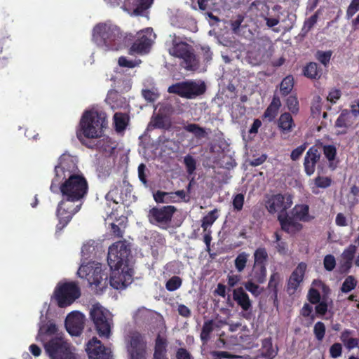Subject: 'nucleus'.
I'll use <instances>...</instances> for the list:
<instances>
[{
	"label": "nucleus",
	"instance_id": "obj_32",
	"mask_svg": "<svg viewBox=\"0 0 359 359\" xmlns=\"http://www.w3.org/2000/svg\"><path fill=\"white\" fill-rule=\"evenodd\" d=\"M215 323L212 320H208L204 322L200 337L203 343H207L210 339V334L215 330Z\"/></svg>",
	"mask_w": 359,
	"mask_h": 359
},
{
	"label": "nucleus",
	"instance_id": "obj_27",
	"mask_svg": "<svg viewBox=\"0 0 359 359\" xmlns=\"http://www.w3.org/2000/svg\"><path fill=\"white\" fill-rule=\"evenodd\" d=\"M106 102L112 109L123 108L126 105V100L118 91L110 90L107 96Z\"/></svg>",
	"mask_w": 359,
	"mask_h": 359
},
{
	"label": "nucleus",
	"instance_id": "obj_4",
	"mask_svg": "<svg viewBox=\"0 0 359 359\" xmlns=\"http://www.w3.org/2000/svg\"><path fill=\"white\" fill-rule=\"evenodd\" d=\"M118 26L111 23H99L93 30V40L100 47L107 50H118L126 48V36Z\"/></svg>",
	"mask_w": 359,
	"mask_h": 359
},
{
	"label": "nucleus",
	"instance_id": "obj_62",
	"mask_svg": "<svg viewBox=\"0 0 359 359\" xmlns=\"http://www.w3.org/2000/svg\"><path fill=\"white\" fill-rule=\"evenodd\" d=\"M176 359H193L191 353L185 348H178L175 353Z\"/></svg>",
	"mask_w": 359,
	"mask_h": 359
},
{
	"label": "nucleus",
	"instance_id": "obj_55",
	"mask_svg": "<svg viewBox=\"0 0 359 359\" xmlns=\"http://www.w3.org/2000/svg\"><path fill=\"white\" fill-rule=\"evenodd\" d=\"M323 154L329 161L334 160L337 155V149L334 145L323 146Z\"/></svg>",
	"mask_w": 359,
	"mask_h": 359
},
{
	"label": "nucleus",
	"instance_id": "obj_25",
	"mask_svg": "<svg viewBox=\"0 0 359 359\" xmlns=\"http://www.w3.org/2000/svg\"><path fill=\"white\" fill-rule=\"evenodd\" d=\"M278 128L281 134L287 135L295 128V123L290 112L280 114L277 122Z\"/></svg>",
	"mask_w": 359,
	"mask_h": 359
},
{
	"label": "nucleus",
	"instance_id": "obj_40",
	"mask_svg": "<svg viewBox=\"0 0 359 359\" xmlns=\"http://www.w3.org/2000/svg\"><path fill=\"white\" fill-rule=\"evenodd\" d=\"M332 53L333 52L331 50L326 51L318 50L315 54V57L319 62L326 67L330 63Z\"/></svg>",
	"mask_w": 359,
	"mask_h": 359
},
{
	"label": "nucleus",
	"instance_id": "obj_5",
	"mask_svg": "<svg viewBox=\"0 0 359 359\" xmlns=\"http://www.w3.org/2000/svg\"><path fill=\"white\" fill-rule=\"evenodd\" d=\"M128 41L126 42V47H129L130 55H143L149 53L155 37L153 29L148 27L137 32L135 34H127Z\"/></svg>",
	"mask_w": 359,
	"mask_h": 359
},
{
	"label": "nucleus",
	"instance_id": "obj_57",
	"mask_svg": "<svg viewBox=\"0 0 359 359\" xmlns=\"http://www.w3.org/2000/svg\"><path fill=\"white\" fill-rule=\"evenodd\" d=\"M323 264L325 269L328 271H332L336 266V260L332 255H327L324 257Z\"/></svg>",
	"mask_w": 359,
	"mask_h": 359
},
{
	"label": "nucleus",
	"instance_id": "obj_31",
	"mask_svg": "<svg viewBox=\"0 0 359 359\" xmlns=\"http://www.w3.org/2000/svg\"><path fill=\"white\" fill-rule=\"evenodd\" d=\"M304 75L311 79H318L321 76V69L318 67L316 62H311L308 63L303 69Z\"/></svg>",
	"mask_w": 359,
	"mask_h": 359
},
{
	"label": "nucleus",
	"instance_id": "obj_34",
	"mask_svg": "<svg viewBox=\"0 0 359 359\" xmlns=\"http://www.w3.org/2000/svg\"><path fill=\"white\" fill-rule=\"evenodd\" d=\"M114 127L117 132L123 131L128 122V116L126 114L116 112L114 115Z\"/></svg>",
	"mask_w": 359,
	"mask_h": 359
},
{
	"label": "nucleus",
	"instance_id": "obj_8",
	"mask_svg": "<svg viewBox=\"0 0 359 359\" xmlns=\"http://www.w3.org/2000/svg\"><path fill=\"white\" fill-rule=\"evenodd\" d=\"M130 252V248L125 241H118L111 245L109 248L107 255V262L110 269L129 266L128 257Z\"/></svg>",
	"mask_w": 359,
	"mask_h": 359
},
{
	"label": "nucleus",
	"instance_id": "obj_46",
	"mask_svg": "<svg viewBox=\"0 0 359 359\" xmlns=\"http://www.w3.org/2000/svg\"><path fill=\"white\" fill-rule=\"evenodd\" d=\"M182 278L179 276H172L170 278L165 284V288L167 290L170 292H173L178 288H180L182 285Z\"/></svg>",
	"mask_w": 359,
	"mask_h": 359
},
{
	"label": "nucleus",
	"instance_id": "obj_52",
	"mask_svg": "<svg viewBox=\"0 0 359 359\" xmlns=\"http://www.w3.org/2000/svg\"><path fill=\"white\" fill-rule=\"evenodd\" d=\"M57 327L55 324L50 323L47 325H44L40 327L39 330V336L43 334L52 335L57 332Z\"/></svg>",
	"mask_w": 359,
	"mask_h": 359
},
{
	"label": "nucleus",
	"instance_id": "obj_11",
	"mask_svg": "<svg viewBox=\"0 0 359 359\" xmlns=\"http://www.w3.org/2000/svg\"><path fill=\"white\" fill-rule=\"evenodd\" d=\"M205 90L204 83L198 84L194 81H182L169 86L168 92L182 97L191 99L203 94Z\"/></svg>",
	"mask_w": 359,
	"mask_h": 359
},
{
	"label": "nucleus",
	"instance_id": "obj_22",
	"mask_svg": "<svg viewBox=\"0 0 359 359\" xmlns=\"http://www.w3.org/2000/svg\"><path fill=\"white\" fill-rule=\"evenodd\" d=\"M174 206L168 205L161 208H154L151 210L150 214L152 218L157 222H167L170 221L175 212Z\"/></svg>",
	"mask_w": 359,
	"mask_h": 359
},
{
	"label": "nucleus",
	"instance_id": "obj_60",
	"mask_svg": "<svg viewBox=\"0 0 359 359\" xmlns=\"http://www.w3.org/2000/svg\"><path fill=\"white\" fill-rule=\"evenodd\" d=\"M203 226L204 227V229H203V232H204L203 242L205 243V245H206L205 250L210 253L211 251L210 243L212 241V236H211L212 232H211V231L208 229V227L209 226Z\"/></svg>",
	"mask_w": 359,
	"mask_h": 359
},
{
	"label": "nucleus",
	"instance_id": "obj_61",
	"mask_svg": "<svg viewBox=\"0 0 359 359\" xmlns=\"http://www.w3.org/2000/svg\"><path fill=\"white\" fill-rule=\"evenodd\" d=\"M342 346L339 343H334L330 348V355L333 358H337L341 355Z\"/></svg>",
	"mask_w": 359,
	"mask_h": 359
},
{
	"label": "nucleus",
	"instance_id": "obj_17",
	"mask_svg": "<svg viewBox=\"0 0 359 359\" xmlns=\"http://www.w3.org/2000/svg\"><path fill=\"white\" fill-rule=\"evenodd\" d=\"M65 327L72 336H79L83 329V315L79 312L72 313L66 318Z\"/></svg>",
	"mask_w": 359,
	"mask_h": 359
},
{
	"label": "nucleus",
	"instance_id": "obj_43",
	"mask_svg": "<svg viewBox=\"0 0 359 359\" xmlns=\"http://www.w3.org/2000/svg\"><path fill=\"white\" fill-rule=\"evenodd\" d=\"M184 164L188 175H192L196 169V159L190 154H187L184 157Z\"/></svg>",
	"mask_w": 359,
	"mask_h": 359
},
{
	"label": "nucleus",
	"instance_id": "obj_20",
	"mask_svg": "<svg viewBox=\"0 0 359 359\" xmlns=\"http://www.w3.org/2000/svg\"><path fill=\"white\" fill-rule=\"evenodd\" d=\"M354 123L349 110L343 109L335 121L334 126L339 130L337 134L344 135L347 133L348 129L352 126Z\"/></svg>",
	"mask_w": 359,
	"mask_h": 359
},
{
	"label": "nucleus",
	"instance_id": "obj_54",
	"mask_svg": "<svg viewBox=\"0 0 359 359\" xmlns=\"http://www.w3.org/2000/svg\"><path fill=\"white\" fill-rule=\"evenodd\" d=\"M314 182L316 187L325 189L331 185L332 180L328 177L318 176L315 178Z\"/></svg>",
	"mask_w": 359,
	"mask_h": 359
},
{
	"label": "nucleus",
	"instance_id": "obj_37",
	"mask_svg": "<svg viewBox=\"0 0 359 359\" xmlns=\"http://www.w3.org/2000/svg\"><path fill=\"white\" fill-rule=\"evenodd\" d=\"M255 264L266 266L268 259V254L264 248H258L254 253Z\"/></svg>",
	"mask_w": 359,
	"mask_h": 359
},
{
	"label": "nucleus",
	"instance_id": "obj_41",
	"mask_svg": "<svg viewBox=\"0 0 359 359\" xmlns=\"http://www.w3.org/2000/svg\"><path fill=\"white\" fill-rule=\"evenodd\" d=\"M320 14V11H317L310 18L306 19L304 22L302 31L304 34H307L316 24Z\"/></svg>",
	"mask_w": 359,
	"mask_h": 359
},
{
	"label": "nucleus",
	"instance_id": "obj_12",
	"mask_svg": "<svg viewBox=\"0 0 359 359\" xmlns=\"http://www.w3.org/2000/svg\"><path fill=\"white\" fill-rule=\"evenodd\" d=\"M107 315V311L99 304L93 305L90 311V318L100 337L109 338L111 334V325Z\"/></svg>",
	"mask_w": 359,
	"mask_h": 359
},
{
	"label": "nucleus",
	"instance_id": "obj_38",
	"mask_svg": "<svg viewBox=\"0 0 359 359\" xmlns=\"http://www.w3.org/2000/svg\"><path fill=\"white\" fill-rule=\"evenodd\" d=\"M285 104L290 114H297L299 111V104L297 97L294 95L288 96L285 100Z\"/></svg>",
	"mask_w": 359,
	"mask_h": 359
},
{
	"label": "nucleus",
	"instance_id": "obj_58",
	"mask_svg": "<svg viewBox=\"0 0 359 359\" xmlns=\"http://www.w3.org/2000/svg\"><path fill=\"white\" fill-rule=\"evenodd\" d=\"M118 62L121 67L134 68L135 67L139 65V63L141 62V60H139L138 61L128 60L126 57L121 56L118 58Z\"/></svg>",
	"mask_w": 359,
	"mask_h": 359
},
{
	"label": "nucleus",
	"instance_id": "obj_50",
	"mask_svg": "<svg viewBox=\"0 0 359 359\" xmlns=\"http://www.w3.org/2000/svg\"><path fill=\"white\" fill-rule=\"evenodd\" d=\"M243 285L245 288L255 297L259 296L262 293L259 286L252 280H248L244 283Z\"/></svg>",
	"mask_w": 359,
	"mask_h": 359
},
{
	"label": "nucleus",
	"instance_id": "obj_18",
	"mask_svg": "<svg viewBox=\"0 0 359 359\" xmlns=\"http://www.w3.org/2000/svg\"><path fill=\"white\" fill-rule=\"evenodd\" d=\"M320 152L316 146H312L307 151L304 157V166L307 175H313L316 170V165L320 160Z\"/></svg>",
	"mask_w": 359,
	"mask_h": 359
},
{
	"label": "nucleus",
	"instance_id": "obj_26",
	"mask_svg": "<svg viewBox=\"0 0 359 359\" xmlns=\"http://www.w3.org/2000/svg\"><path fill=\"white\" fill-rule=\"evenodd\" d=\"M280 107L281 102L280 97L278 95H274L271 103L263 114V120H267L269 122L274 121L278 114Z\"/></svg>",
	"mask_w": 359,
	"mask_h": 359
},
{
	"label": "nucleus",
	"instance_id": "obj_15",
	"mask_svg": "<svg viewBox=\"0 0 359 359\" xmlns=\"http://www.w3.org/2000/svg\"><path fill=\"white\" fill-rule=\"evenodd\" d=\"M86 351L89 359H112L110 351L97 337L88 341Z\"/></svg>",
	"mask_w": 359,
	"mask_h": 359
},
{
	"label": "nucleus",
	"instance_id": "obj_9",
	"mask_svg": "<svg viewBox=\"0 0 359 359\" xmlns=\"http://www.w3.org/2000/svg\"><path fill=\"white\" fill-rule=\"evenodd\" d=\"M50 359H76L71 345L62 337H55L44 344Z\"/></svg>",
	"mask_w": 359,
	"mask_h": 359
},
{
	"label": "nucleus",
	"instance_id": "obj_49",
	"mask_svg": "<svg viewBox=\"0 0 359 359\" xmlns=\"http://www.w3.org/2000/svg\"><path fill=\"white\" fill-rule=\"evenodd\" d=\"M248 255L245 252L240 253L235 259V266L238 272H241L246 266Z\"/></svg>",
	"mask_w": 359,
	"mask_h": 359
},
{
	"label": "nucleus",
	"instance_id": "obj_56",
	"mask_svg": "<svg viewBox=\"0 0 359 359\" xmlns=\"http://www.w3.org/2000/svg\"><path fill=\"white\" fill-rule=\"evenodd\" d=\"M244 195L243 194H237L233 198L232 204L233 209L236 211H241L244 204Z\"/></svg>",
	"mask_w": 359,
	"mask_h": 359
},
{
	"label": "nucleus",
	"instance_id": "obj_28",
	"mask_svg": "<svg viewBox=\"0 0 359 359\" xmlns=\"http://www.w3.org/2000/svg\"><path fill=\"white\" fill-rule=\"evenodd\" d=\"M261 356L266 359H273L278 354V348L273 349L271 337H266L262 340Z\"/></svg>",
	"mask_w": 359,
	"mask_h": 359
},
{
	"label": "nucleus",
	"instance_id": "obj_19",
	"mask_svg": "<svg viewBox=\"0 0 359 359\" xmlns=\"http://www.w3.org/2000/svg\"><path fill=\"white\" fill-rule=\"evenodd\" d=\"M288 220L294 222H310L314 217L309 214V206L306 204H296L290 212ZM289 222H287V224ZM290 224H293L290 223Z\"/></svg>",
	"mask_w": 359,
	"mask_h": 359
},
{
	"label": "nucleus",
	"instance_id": "obj_21",
	"mask_svg": "<svg viewBox=\"0 0 359 359\" xmlns=\"http://www.w3.org/2000/svg\"><path fill=\"white\" fill-rule=\"evenodd\" d=\"M172 123L170 119L166 115L163 114L160 111L153 114L148 125V129H163L169 130Z\"/></svg>",
	"mask_w": 359,
	"mask_h": 359
},
{
	"label": "nucleus",
	"instance_id": "obj_6",
	"mask_svg": "<svg viewBox=\"0 0 359 359\" xmlns=\"http://www.w3.org/2000/svg\"><path fill=\"white\" fill-rule=\"evenodd\" d=\"M169 53L182 60L180 65L187 71H195L199 67V61L194 53L193 47L187 42L172 40Z\"/></svg>",
	"mask_w": 359,
	"mask_h": 359
},
{
	"label": "nucleus",
	"instance_id": "obj_48",
	"mask_svg": "<svg viewBox=\"0 0 359 359\" xmlns=\"http://www.w3.org/2000/svg\"><path fill=\"white\" fill-rule=\"evenodd\" d=\"M143 97L149 102H154L158 97L159 93L156 88L144 89L142 91Z\"/></svg>",
	"mask_w": 359,
	"mask_h": 359
},
{
	"label": "nucleus",
	"instance_id": "obj_47",
	"mask_svg": "<svg viewBox=\"0 0 359 359\" xmlns=\"http://www.w3.org/2000/svg\"><path fill=\"white\" fill-rule=\"evenodd\" d=\"M325 331V325L323 322L318 321L315 324L313 327V334L318 341H321L324 339Z\"/></svg>",
	"mask_w": 359,
	"mask_h": 359
},
{
	"label": "nucleus",
	"instance_id": "obj_10",
	"mask_svg": "<svg viewBox=\"0 0 359 359\" xmlns=\"http://www.w3.org/2000/svg\"><path fill=\"white\" fill-rule=\"evenodd\" d=\"M54 294L58 306L64 308L78 299L81 295V291L75 282H68L58 285L55 290Z\"/></svg>",
	"mask_w": 359,
	"mask_h": 359
},
{
	"label": "nucleus",
	"instance_id": "obj_51",
	"mask_svg": "<svg viewBox=\"0 0 359 359\" xmlns=\"http://www.w3.org/2000/svg\"><path fill=\"white\" fill-rule=\"evenodd\" d=\"M320 294L317 289L313 287L309 289L307 294V299L311 304H316L319 303L320 301Z\"/></svg>",
	"mask_w": 359,
	"mask_h": 359
},
{
	"label": "nucleus",
	"instance_id": "obj_13",
	"mask_svg": "<svg viewBox=\"0 0 359 359\" xmlns=\"http://www.w3.org/2000/svg\"><path fill=\"white\" fill-rule=\"evenodd\" d=\"M147 349V342L145 337L137 332L133 333L127 346L130 359H145Z\"/></svg>",
	"mask_w": 359,
	"mask_h": 359
},
{
	"label": "nucleus",
	"instance_id": "obj_64",
	"mask_svg": "<svg viewBox=\"0 0 359 359\" xmlns=\"http://www.w3.org/2000/svg\"><path fill=\"white\" fill-rule=\"evenodd\" d=\"M341 92L339 89H332L327 97V100L332 103H336V102L341 97Z\"/></svg>",
	"mask_w": 359,
	"mask_h": 359
},
{
	"label": "nucleus",
	"instance_id": "obj_30",
	"mask_svg": "<svg viewBox=\"0 0 359 359\" xmlns=\"http://www.w3.org/2000/svg\"><path fill=\"white\" fill-rule=\"evenodd\" d=\"M88 148L95 149L100 151H107L109 149H112L111 139L108 137H104L102 139L97 138V140L95 143H87L85 145Z\"/></svg>",
	"mask_w": 359,
	"mask_h": 359
},
{
	"label": "nucleus",
	"instance_id": "obj_7",
	"mask_svg": "<svg viewBox=\"0 0 359 359\" xmlns=\"http://www.w3.org/2000/svg\"><path fill=\"white\" fill-rule=\"evenodd\" d=\"M292 198L289 194H277L269 196L265 201V206L269 212H279L278 219L280 224H287L289 215L287 210L292 205Z\"/></svg>",
	"mask_w": 359,
	"mask_h": 359
},
{
	"label": "nucleus",
	"instance_id": "obj_16",
	"mask_svg": "<svg viewBox=\"0 0 359 359\" xmlns=\"http://www.w3.org/2000/svg\"><path fill=\"white\" fill-rule=\"evenodd\" d=\"M306 267V263L300 262L292 272L286 285V291L290 295L294 294L303 282Z\"/></svg>",
	"mask_w": 359,
	"mask_h": 359
},
{
	"label": "nucleus",
	"instance_id": "obj_39",
	"mask_svg": "<svg viewBox=\"0 0 359 359\" xmlns=\"http://www.w3.org/2000/svg\"><path fill=\"white\" fill-rule=\"evenodd\" d=\"M184 128L186 131L193 133L196 138H203L206 135L205 129L196 123H189Z\"/></svg>",
	"mask_w": 359,
	"mask_h": 359
},
{
	"label": "nucleus",
	"instance_id": "obj_42",
	"mask_svg": "<svg viewBox=\"0 0 359 359\" xmlns=\"http://www.w3.org/2000/svg\"><path fill=\"white\" fill-rule=\"evenodd\" d=\"M154 0H135L134 9L135 13L137 15H142L144 11L148 9L152 4Z\"/></svg>",
	"mask_w": 359,
	"mask_h": 359
},
{
	"label": "nucleus",
	"instance_id": "obj_3",
	"mask_svg": "<svg viewBox=\"0 0 359 359\" xmlns=\"http://www.w3.org/2000/svg\"><path fill=\"white\" fill-rule=\"evenodd\" d=\"M107 115L98 110L86 111L76 130V137L83 145H86V139L101 138L104 128L107 127Z\"/></svg>",
	"mask_w": 359,
	"mask_h": 359
},
{
	"label": "nucleus",
	"instance_id": "obj_35",
	"mask_svg": "<svg viewBox=\"0 0 359 359\" xmlns=\"http://www.w3.org/2000/svg\"><path fill=\"white\" fill-rule=\"evenodd\" d=\"M252 277L256 283H264L266 278V266L254 265Z\"/></svg>",
	"mask_w": 359,
	"mask_h": 359
},
{
	"label": "nucleus",
	"instance_id": "obj_63",
	"mask_svg": "<svg viewBox=\"0 0 359 359\" xmlns=\"http://www.w3.org/2000/svg\"><path fill=\"white\" fill-rule=\"evenodd\" d=\"M306 146L305 144H302L294 149H293L290 154V158L292 161H297L299 158V157L302 155L304 151H305Z\"/></svg>",
	"mask_w": 359,
	"mask_h": 359
},
{
	"label": "nucleus",
	"instance_id": "obj_33",
	"mask_svg": "<svg viewBox=\"0 0 359 359\" xmlns=\"http://www.w3.org/2000/svg\"><path fill=\"white\" fill-rule=\"evenodd\" d=\"M294 78L292 75L285 76L280 83V93L281 96H287L294 88Z\"/></svg>",
	"mask_w": 359,
	"mask_h": 359
},
{
	"label": "nucleus",
	"instance_id": "obj_29",
	"mask_svg": "<svg viewBox=\"0 0 359 359\" xmlns=\"http://www.w3.org/2000/svg\"><path fill=\"white\" fill-rule=\"evenodd\" d=\"M356 252V247L353 245H350L346 248L341 254V259L343 263L341 264V269L348 271L352 266L353 259Z\"/></svg>",
	"mask_w": 359,
	"mask_h": 359
},
{
	"label": "nucleus",
	"instance_id": "obj_14",
	"mask_svg": "<svg viewBox=\"0 0 359 359\" xmlns=\"http://www.w3.org/2000/svg\"><path fill=\"white\" fill-rule=\"evenodd\" d=\"M82 206V203H75L63 199L58 203L56 215L60 224H67L73 216L78 212Z\"/></svg>",
	"mask_w": 359,
	"mask_h": 359
},
{
	"label": "nucleus",
	"instance_id": "obj_23",
	"mask_svg": "<svg viewBox=\"0 0 359 359\" xmlns=\"http://www.w3.org/2000/svg\"><path fill=\"white\" fill-rule=\"evenodd\" d=\"M281 283V277L279 273L273 272L271 273L268 283L267 288L269 292L270 298L273 300V306L278 307V286Z\"/></svg>",
	"mask_w": 359,
	"mask_h": 359
},
{
	"label": "nucleus",
	"instance_id": "obj_2",
	"mask_svg": "<svg viewBox=\"0 0 359 359\" xmlns=\"http://www.w3.org/2000/svg\"><path fill=\"white\" fill-rule=\"evenodd\" d=\"M55 177L52 180L50 190L54 194L59 191L62 199L75 203H83L88 192V184L83 175L71 174L66 178L65 168L58 165L55 166Z\"/></svg>",
	"mask_w": 359,
	"mask_h": 359
},
{
	"label": "nucleus",
	"instance_id": "obj_59",
	"mask_svg": "<svg viewBox=\"0 0 359 359\" xmlns=\"http://www.w3.org/2000/svg\"><path fill=\"white\" fill-rule=\"evenodd\" d=\"M217 210H213L208 212L202 220V224H212L217 219Z\"/></svg>",
	"mask_w": 359,
	"mask_h": 359
},
{
	"label": "nucleus",
	"instance_id": "obj_36",
	"mask_svg": "<svg viewBox=\"0 0 359 359\" xmlns=\"http://www.w3.org/2000/svg\"><path fill=\"white\" fill-rule=\"evenodd\" d=\"M168 341L158 334L155 339L154 354H167Z\"/></svg>",
	"mask_w": 359,
	"mask_h": 359
},
{
	"label": "nucleus",
	"instance_id": "obj_45",
	"mask_svg": "<svg viewBox=\"0 0 359 359\" xmlns=\"http://www.w3.org/2000/svg\"><path fill=\"white\" fill-rule=\"evenodd\" d=\"M357 285V281L353 276L346 277L342 283L341 290L344 293H348L353 290Z\"/></svg>",
	"mask_w": 359,
	"mask_h": 359
},
{
	"label": "nucleus",
	"instance_id": "obj_53",
	"mask_svg": "<svg viewBox=\"0 0 359 359\" xmlns=\"http://www.w3.org/2000/svg\"><path fill=\"white\" fill-rule=\"evenodd\" d=\"M359 11V0H351V4L347 8L346 17L347 19L351 18Z\"/></svg>",
	"mask_w": 359,
	"mask_h": 359
},
{
	"label": "nucleus",
	"instance_id": "obj_1",
	"mask_svg": "<svg viewBox=\"0 0 359 359\" xmlns=\"http://www.w3.org/2000/svg\"><path fill=\"white\" fill-rule=\"evenodd\" d=\"M110 269L111 275L108 280V273L102 270V264L90 262L80 266L77 275L86 279L90 285H94L97 294L102 293L109 283L116 290H123L133 282L134 271L130 266Z\"/></svg>",
	"mask_w": 359,
	"mask_h": 359
},
{
	"label": "nucleus",
	"instance_id": "obj_24",
	"mask_svg": "<svg viewBox=\"0 0 359 359\" xmlns=\"http://www.w3.org/2000/svg\"><path fill=\"white\" fill-rule=\"evenodd\" d=\"M233 299L243 311H248L251 309L252 302L242 287L233 290Z\"/></svg>",
	"mask_w": 359,
	"mask_h": 359
},
{
	"label": "nucleus",
	"instance_id": "obj_44",
	"mask_svg": "<svg viewBox=\"0 0 359 359\" xmlns=\"http://www.w3.org/2000/svg\"><path fill=\"white\" fill-rule=\"evenodd\" d=\"M322 109V102L320 96H315L313 99L311 112L313 118H318L320 115Z\"/></svg>",
	"mask_w": 359,
	"mask_h": 359
}]
</instances>
